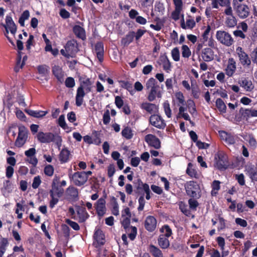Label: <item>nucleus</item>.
Listing matches in <instances>:
<instances>
[{"mask_svg": "<svg viewBox=\"0 0 257 257\" xmlns=\"http://www.w3.org/2000/svg\"><path fill=\"white\" fill-rule=\"evenodd\" d=\"M134 187L136 189V192L137 193H140L141 190H143V185L145 183H143L141 179L138 178L133 182Z\"/></svg>", "mask_w": 257, "mask_h": 257, "instance_id": "79ce46f5", "label": "nucleus"}, {"mask_svg": "<svg viewBox=\"0 0 257 257\" xmlns=\"http://www.w3.org/2000/svg\"><path fill=\"white\" fill-rule=\"evenodd\" d=\"M182 50V56L183 57L188 58L191 55V51L187 45H183Z\"/></svg>", "mask_w": 257, "mask_h": 257, "instance_id": "4d7b16f0", "label": "nucleus"}, {"mask_svg": "<svg viewBox=\"0 0 257 257\" xmlns=\"http://www.w3.org/2000/svg\"><path fill=\"white\" fill-rule=\"evenodd\" d=\"M52 72L59 82L62 83L64 81V72L59 65H54Z\"/></svg>", "mask_w": 257, "mask_h": 257, "instance_id": "4be33fe9", "label": "nucleus"}, {"mask_svg": "<svg viewBox=\"0 0 257 257\" xmlns=\"http://www.w3.org/2000/svg\"><path fill=\"white\" fill-rule=\"evenodd\" d=\"M149 250L154 257H163L162 251L154 245H150Z\"/></svg>", "mask_w": 257, "mask_h": 257, "instance_id": "f704fd0d", "label": "nucleus"}, {"mask_svg": "<svg viewBox=\"0 0 257 257\" xmlns=\"http://www.w3.org/2000/svg\"><path fill=\"white\" fill-rule=\"evenodd\" d=\"M210 30H211V27L209 25H208L207 26V28L206 29H205V30L204 31V32H203L202 35V42L203 43H204L205 42H206L208 40V35H209V32L210 31Z\"/></svg>", "mask_w": 257, "mask_h": 257, "instance_id": "338daca9", "label": "nucleus"}, {"mask_svg": "<svg viewBox=\"0 0 257 257\" xmlns=\"http://www.w3.org/2000/svg\"><path fill=\"white\" fill-rule=\"evenodd\" d=\"M237 24L235 18L232 16L231 18H228L226 20V25L229 28L234 27Z\"/></svg>", "mask_w": 257, "mask_h": 257, "instance_id": "5fc2aeb1", "label": "nucleus"}, {"mask_svg": "<svg viewBox=\"0 0 257 257\" xmlns=\"http://www.w3.org/2000/svg\"><path fill=\"white\" fill-rule=\"evenodd\" d=\"M186 174L191 178H194L196 179L199 178V174L195 169L192 168V165L191 163H189L188 164Z\"/></svg>", "mask_w": 257, "mask_h": 257, "instance_id": "473e14b6", "label": "nucleus"}, {"mask_svg": "<svg viewBox=\"0 0 257 257\" xmlns=\"http://www.w3.org/2000/svg\"><path fill=\"white\" fill-rule=\"evenodd\" d=\"M135 32L134 31H130L121 41V44L124 46H127L134 40Z\"/></svg>", "mask_w": 257, "mask_h": 257, "instance_id": "c85d7f7f", "label": "nucleus"}, {"mask_svg": "<svg viewBox=\"0 0 257 257\" xmlns=\"http://www.w3.org/2000/svg\"><path fill=\"white\" fill-rule=\"evenodd\" d=\"M85 95V91L82 87H78L75 97V103L77 106H80L82 104Z\"/></svg>", "mask_w": 257, "mask_h": 257, "instance_id": "b1692460", "label": "nucleus"}, {"mask_svg": "<svg viewBox=\"0 0 257 257\" xmlns=\"http://www.w3.org/2000/svg\"><path fill=\"white\" fill-rule=\"evenodd\" d=\"M235 70L236 65H227V67L225 69L226 74L229 77H231L233 75Z\"/></svg>", "mask_w": 257, "mask_h": 257, "instance_id": "bf43d9fd", "label": "nucleus"}, {"mask_svg": "<svg viewBox=\"0 0 257 257\" xmlns=\"http://www.w3.org/2000/svg\"><path fill=\"white\" fill-rule=\"evenodd\" d=\"M95 52L100 63L103 60L104 46L102 42H98L95 45Z\"/></svg>", "mask_w": 257, "mask_h": 257, "instance_id": "412c9836", "label": "nucleus"}, {"mask_svg": "<svg viewBox=\"0 0 257 257\" xmlns=\"http://www.w3.org/2000/svg\"><path fill=\"white\" fill-rule=\"evenodd\" d=\"M65 49L70 57H73L79 51L77 41L74 39L68 41L65 46Z\"/></svg>", "mask_w": 257, "mask_h": 257, "instance_id": "f8f14e48", "label": "nucleus"}, {"mask_svg": "<svg viewBox=\"0 0 257 257\" xmlns=\"http://www.w3.org/2000/svg\"><path fill=\"white\" fill-rule=\"evenodd\" d=\"M202 57L204 61L209 62L213 59V52L211 48H206L203 49Z\"/></svg>", "mask_w": 257, "mask_h": 257, "instance_id": "bb28decb", "label": "nucleus"}, {"mask_svg": "<svg viewBox=\"0 0 257 257\" xmlns=\"http://www.w3.org/2000/svg\"><path fill=\"white\" fill-rule=\"evenodd\" d=\"M28 138V130L27 128L22 125L19 127L18 136L15 144L18 147H22L26 143Z\"/></svg>", "mask_w": 257, "mask_h": 257, "instance_id": "1a4fd4ad", "label": "nucleus"}, {"mask_svg": "<svg viewBox=\"0 0 257 257\" xmlns=\"http://www.w3.org/2000/svg\"><path fill=\"white\" fill-rule=\"evenodd\" d=\"M105 197L106 196H104V198H100L95 204V208L96 211V213L97 215L100 217L103 216L105 213Z\"/></svg>", "mask_w": 257, "mask_h": 257, "instance_id": "2eb2a0df", "label": "nucleus"}, {"mask_svg": "<svg viewBox=\"0 0 257 257\" xmlns=\"http://www.w3.org/2000/svg\"><path fill=\"white\" fill-rule=\"evenodd\" d=\"M146 87L147 89L150 90L148 96L149 101H154L156 97L158 98L162 97L160 86L155 78H151L148 79L146 82Z\"/></svg>", "mask_w": 257, "mask_h": 257, "instance_id": "f257e3e1", "label": "nucleus"}, {"mask_svg": "<svg viewBox=\"0 0 257 257\" xmlns=\"http://www.w3.org/2000/svg\"><path fill=\"white\" fill-rule=\"evenodd\" d=\"M39 73L42 76H46L49 72V68L47 65H39L38 67Z\"/></svg>", "mask_w": 257, "mask_h": 257, "instance_id": "49530a36", "label": "nucleus"}, {"mask_svg": "<svg viewBox=\"0 0 257 257\" xmlns=\"http://www.w3.org/2000/svg\"><path fill=\"white\" fill-rule=\"evenodd\" d=\"M220 137L222 140L228 145H233L235 143L234 136L230 133H228L225 131H221L219 132Z\"/></svg>", "mask_w": 257, "mask_h": 257, "instance_id": "6ab92c4d", "label": "nucleus"}, {"mask_svg": "<svg viewBox=\"0 0 257 257\" xmlns=\"http://www.w3.org/2000/svg\"><path fill=\"white\" fill-rule=\"evenodd\" d=\"M160 231L163 234H161L164 236L169 237L172 235V231L170 227L168 224H165L160 229Z\"/></svg>", "mask_w": 257, "mask_h": 257, "instance_id": "e433bc0d", "label": "nucleus"}, {"mask_svg": "<svg viewBox=\"0 0 257 257\" xmlns=\"http://www.w3.org/2000/svg\"><path fill=\"white\" fill-rule=\"evenodd\" d=\"M65 222L69 225L74 230L77 231L80 229V226L79 224L73 221H72L70 219H66L65 220Z\"/></svg>", "mask_w": 257, "mask_h": 257, "instance_id": "6e6d98bb", "label": "nucleus"}, {"mask_svg": "<svg viewBox=\"0 0 257 257\" xmlns=\"http://www.w3.org/2000/svg\"><path fill=\"white\" fill-rule=\"evenodd\" d=\"M76 212L79 217V222H84L89 217V215L84 207L77 206L76 207Z\"/></svg>", "mask_w": 257, "mask_h": 257, "instance_id": "a211bd4d", "label": "nucleus"}, {"mask_svg": "<svg viewBox=\"0 0 257 257\" xmlns=\"http://www.w3.org/2000/svg\"><path fill=\"white\" fill-rule=\"evenodd\" d=\"M93 237L94 239L93 245L96 248L101 247L105 243V234L103 231L99 228H95Z\"/></svg>", "mask_w": 257, "mask_h": 257, "instance_id": "0eeeda50", "label": "nucleus"}, {"mask_svg": "<svg viewBox=\"0 0 257 257\" xmlns=\"http://www.w3.org/2000/svg\"><path fill=\"white\" fill-rule=\"evenodd\" d=\"M120 84V87L126 89L128 90L131 94H132V92H133V87L132 84L127 81L124 80H120L118 81Z\"/></svg>", "mask_w": 257, "mask_h": 257, "instance_id": "58836bf2", "label": "nucleus"}, {"mask_svg": "<svg viewBox=\"0 0 257 257\" xmlns=\"http://www.w3.org/2000/svg\"><path fill=\"white\" fill-rule=\"evenodd\" d=\"M172 56L174 60L178 61L180 59L179 50L177 47L174 48L171 52Z\"/></svg>", "mask_w": 257, "mask_h": 257, "instance_id": "680f3d73", "label": "nucleus"}, {"mask_svg": "<svg viewBox=\"0 0 257 257\" xmlns=\"http://www.w3.org/2000/svg\"><path fill=\"white\" fill-rule=\"evenodd\" d=\"M6 25H4V27L6 29V33H9V31L7 29L8 28L10 29L11 33L12 34L15 35L16 33L17 28L11 16L8 15L6 16Z\"/></svg>", "mask_w": 257, "mask_h": 257, "instance_id": "dca6fc26", "label": "nucleus"}, {"mask_svg": "<svg viewBox=\"0 0 257 257\" xmlns=\"http://www.w3.org/2000/svg\"><path fill=\"white\" fill-rule=\"evenodd\" d=\"M158 63L159 64H171L167 56L165 54L160 56Z\"/></svg>", "mask_w": 257, "mask_h": 257, "instance_id": "0e129e2a", "label": "nucleus"}, {"mask_svg": "<svg viewBox=\"0 0 257 257\" xmlns=\"http://www.w3.org/2000/svg\"><path fill=\"white\" fill-rule=\"evenodd\" d=\"M140 108L151 115L159 111V106L152 103L144 102L141 104Z\"/></svg>", "mask_w": 257, "mask_h": 257, "instance_id": "ddd939ff", "label": "nucleus"}, {"mask_svg": "<svg viewBox=\"0 0 257 257\" xmlns=\"http://www.w3.org/2000/svg\"><path fill=\"white\" fill-rule=\"evenodd\" d=\"M157 220L156 218L152 215L148 216L144 222V226L145 229L149 231H154L157 227Z\"/></svg>", "mask_w": 257, "mask_h": 257, "instance_id": "4468645a", "label": "nucleus"}, {"mask_svg": "<svg viewBox=\"0 0 257 257\" xmlns=\"http://www.w3.org/2000/svg\"><path fill=\"white\" fill-rule=\"evenodd\" d=\"M41 183V180L40 177L39 176H37L34 177L33 179V182L32 183V187L34 189H37L39 187Z\"/></svg>", "mask_w": 257, "mask_h": 257, "instance_id": "774afa93", "label": "nucleus"}, {"mask_svg": "<svg viewBox=\"0 0 257 257\" xmlns=\"http://www.w3.org/2000/svg\"><path fill=\"white\" fill-rule=\"evenodd\" d=\"M186 194L189 197L197 199L201 196V191L199 184L195 181H187L185 184Z\"/></svg>", "mask_w": 257, "mask_h": 257, "instance_id": "7ed1b4c3", "label": "nucleus"}, {"mask_svg": "<svg viewBox=\"0 0 257 257\" xmlns=\"http://www.w3.org/2000/svg\"><path fill=\"white\" fill-rule=\"evenodd\" d=\"M62 231L63 233L64 236L66 238H69L70 235V229L68 226L65 224H62L61 226Z\"/></svg>", "mask_w": 257, "mask_h": 257, "instance_id": "603ef678", "label": "nucleus"}, {"mask_svg": "<svg viewBox=\"0 0 257 257\" xmlns=\"http://www.w3.org/2000/svg\"><path fill=\"white\" fill-rule=\"evenodd\" d=\"M250 179L253 181H257V170L253 166L249 167L247 170Z\"/></svg>", "mask_w": 257, "mask_h": 257, "instance_id": "ea45409f", "label": "nucleus"}, {"mask_svg": "<svg viewBox=\"0 0 257 257\" xmlns=\"http://www.w3.org/2000/svg\"><path fill=\"white\" fill-rule=\"evenodd\" d=\"M54 192L55 191H53V190H50V192H49L50 196L51 198V199L49 202V207L51 209H53L55 207V206L58 203V202L59 201V199L57 198H55L54 197V196H55Z\"/></svg>", "mask_w": 257, "mask_h": 257, "instance_id": "c03bdc74", "label": "nucleus"}, {"mask_svg": "<svg viewBox=\"0 0 257 257\" xmlns=\"http://www.w3.org/2000/svg\"><path fill=\"white\" fill-rule=\"evenodd\" d=\"M220 182L218 180H214L211 184L212 191L211 194H216L217 191L220 189Z\"/></svg>", "mask_w": 257, "mask_h": 257, "instance_id": "a18cd8bd", "label": "nucleus"}, {"mask_svg": "<svg viewBox=\"0 0 257 257\" xmlns=\"http://www.w3.org/2000/svg\"><path fill=\"white\" fill-rule=\"evenodd\" d=\"M145 140L150 147H153L155 149L158 150L161 147L160 140L154 135H147L145 137Z\"/></svg>", "mask_w": 257, "mask_h": 257, "instance_id": "9b49d317", "label": "nucleus"}, {"mask_svg": "<svg viewBox=\"0 0 257 257\" xmlns=\"http://www.w3.org/2000/svg\"><path fill=\"white\" fill-rule=\"evenodd\" d=\"M26 112L31 116L39 118L45 116L48 113V111L26 109Z\"/></svg>", "mask_w": 257, "mask_h": 257, "instance_id": "a878e982", "label": "nucleus"}, {"mask_svg": "<svg viewBox=\"0 0 257 257\" xmlns=\"http://www.w3.org/2000/svg\"><path fill=\"white\" fill-rule=\"evenodd\" d=\"M80 85L79 87H82L83 89H85L86 93L91 91V82L89 78H84L80 79Z\"/></svg>", "mask_w": 257, "mask_h": 257, "instance_id": "c756f323", "label": "nucleus"}, {"mask_svg": "<svg viewBox=\"0 0 257 257\" xmlns=\"http://www.w3.org/2000/svg\"><path fill=\"white\" fill-rule=\"evenodd\" d=\"M39 142L41 143H50L55 142L56 145L60 146L62 140L61 137L58 135H54L52 133H44L40 132L37 135Z\"/></svg>", "mask_w": 257, "mask_h": 257, "instance_id": "f03ea898", "label": "nucleus"}, {"mask_svg": "<svg viewBox=\"0 0 257 257\" xmlns=\"http://www.w3.org/2000/svg\"><path fill=\"white\" fill-rule=\"evenodd\" d=\"M68 195L71 197V199L74 200L78 198V189L73 186H69L67 189Z\"/></svg>", "mask_w": 257, "mask_h": 257, "instance_id": "c9c22d12", "label": "nucleus"}, {"mask_svg": "<svg viewBox=\"0 0 257 257\" xmlns=\"http://www.w3.org/2000/svg\"><path fill=\"white\" fill-rule=\"evenodd\" d=\"M240 85L243 87L246 91H250L253 88L254 86L251 80L246 78L242 79L240 82Z\"/></svg>", "mask_w": 257, "mask_h": 257, "instance_id": "2f4dec72", "label": "nucleus"}, {"mask_svg": "<svg viewBox=\"0 0 257 257\" xmlns=\"http://www.w3.org/2000/svg\"><path fill=\"white\" fill-rule=\"evenodd\" d=\"M215 167L219 170H226L229 166L228 156L223 152H219L215 155Z\"/></svg>", "mask_w": 257, "mask_h": 257, "instance_id": "20e7f679", "label": "nucleus"}, {"mask_svg": "<svg viewBox=\"0 0 257 257\" xmlns=\"http://www.w3.org/2000/svg\"><path fill=\"white\" fill-rule=\"evenodd\" d=\"M103 122L104 124H108L110 120V112L108 109H106L103 115Z\"/></svg>", "mask_w": 257, "mask_h": 257, "instance_id": "e2e57ef3", "label": "nucleus"}, {"mask_svg": "<svg viewBox=\"0 0 257 257\" xmlns=\"http://www.w3.org/2000/svg\"><path fill=\"white\" fill-rule=\"evenodd\" d=\"M188 204L190 209L193 210H196L197 207L199 206L198 201L194 198H190L188 200Z\"/></svg>", "mask_w": 257, "mask_h": 257, "instance_id": "864d4df0", "label": "nucleus"}, {"mask_svg": "<svg viewBox=\"0 0 257 257\" xmlns=\"http://www.w3.org/2000/svg\"><path fill=\"white\" fill-rule=\"evenodd\" d=\"M12 96L10 94H8L6 96V98L5 99H4V104L5 105L7 106V107L10 109L11 107L13 106L14 104V102L12 99Z\"/></svg>", "mask_w": 257, "mask_h": 257, "instance_id": "09e8293b", "label": "nucleus"}, {"mask_svg": "<svg viewBox=\"0 0 257 257\" xmlns=\"http://www.w3.org/2000/svg\"><path fill=\"white\" fill-rule=\"evenodd\" d=\"M69 177L71 181L77 186H81L84 185L87 181V179L85 177L84 173L81 172H76L73 174H69Z\"/></svg>", "mask_w": 257, "mask_h": 257, "instance_id": "423d86ee", "label": "nucleus"}, {"mask_svg": "<svg viewBox=\"0 0 257 257\" xmlns=\"http://www.w3.org/2000/svg\"><path fill=\"white\" fill-rule=\"evenodd\" d=\"M163 108L165 113L168 118H170L172 115V111L170 106V104L168 100L163 103Z\"/></svg>", "mask_w": 257, "mask_h": 257, "instance_id": "de8ad7c7", "label": "nucleus"}, {"mask_svg": "<svg viewBox=\"0 0 257 257\" xmlns=\"http://www.w3.org/2000/svg\"><path fill=\"white\" fill-rule=\"evenodd\" d=\"M233 6L234 10L239 18L244 19L249 16L250 10L246 5L239 3L237 0H233Z\"/></svg>", "mask_w": 257, "mask_h": 257, "instance_id": "39448f33", "label": "nucleus"}, {"mask_svg": "<svg viewBox=\"0 0 257 257\" xmlns=\"http://www.w3.org/2000/svg\"><path fill=\"white\" fill-rule=\"evenodd\" d=\"M131 232L128 234V237L131 240H134L137 234V228L135 226H131Z\"/></svg>", "mask_w": 257, "mask_h": 257, "instance_id": "052dcab7", "label": "nucleus"}, {"mask_svg": "<svg viewBox=\"0 0 257 257\" xmlns=\"http://www.w3.org/2000/svg\"><path fill=\"white\" fill-rule=\"evenodd\" d=\"M239 112L241 114L243 118H245L246 120L250 117H251V109H243L242 107L240 109Z\"/></svg>", "mask_w": 257, "mask_h": 257, "instance_id": "3c124183", "label": "nucleus"}, {"mask_svg": "<svg viewBox=\"0 0 257 257\" xmlns=\"http://www.w3.org/2000/svg\"><path fill=\"white\" fill-rule=\"evenodd\" d=\"M121 135L127 140L131 139L133 137V133L131 128L128 126L125 127L121 131Z\"/></svg>", "mask_w": 257, "mask_h": 257, "instance_id": "4c0bfd02", "label": "nucleus"}, {"mask_svg": "<svg viewBox=\"0 0 257 257\" xmlns=\"http://www.w3.org/2000/svg\"><path fill=\"white\" fill-rule=\"evenodd\" d=\"M175 5V10L172 13V17L173 19L176 21L179 19V15L182 9L183 4H176Z\"/></svg>", "mask_w": 257, "mask_h": 257, "instance_id": "72a5a7b5", "label": "nucleus"}, {"mask_svg": "<svg viewBox=\"0 0 257 257\" xmlns=\"http://www.w3.org/2000/svg\"><path fill=\"white\" fill-rule=\"evenodd\" d=\"M13 185L9 180H7L3 182V187L1 191L4 196H8L9 194L12 192L13 190Z\"/></svg>", "mask_w": 257, "mask_h": 257, "instance_id": "5701e85b", "label": "nucleus"}, {"mask_svg": "<svg viewBox=\"0 0 257 257\" xmlns=\"http://www.w3.org/2000/svg\"><path fill=\"white\" fill-rule=\"evenodd\" d=\"M236 53L242 64H250V60L241 47H238L236 49Z\"/></svg>", "mask_w": 257, "mask_h": 257, "instance_id": "aec40b11", "label": "nucleus"}, {"mask_svg": "<svg viewBox=\"0 0 257 257\" xmlns=\"http://www.w3.org/2000/svg\"><path fill=\"white\" fill-rule=\"evenodd\" d=\"M158 242L159 246L162 249H167L170 246V241L168 239V237L162 235H159Z\"/></svg>", "mask_w": 257, "mask_h": 257, "instance_id": "7c9ffc66", "label": "nucleus"}, {"mask_svg": "<svg viewBox=\"0 0 257 257\" xmlns=\"http://www.w3.org/2000/svg\"><path fill=\"white\" fill-rule=\"evenodd\" d=\"M65 83L66 86L68 88H72L75 84L74 79L71 77L67 78Z\"/></svg>", "mask_w": 257, "mask_h": 257, "instance_id": "69168bd1", "label": "nucleus"}, {"mask_svg": "<svg viewBox=\"0 0 257 257\" xmlns=\"http://www.w3.org/2000/svg\"><path fill=\"white\" fill-rule=\"evenodd\" d=\"M149 121L153 126L159 129H164L166 126L165 120L160 115L156 114V113L151 115Z\"/></svg>", "mask_w": 257, "mask_h": 257, "instance_id": "9d476101", "label": "nucleus"}, {"mask_svg": "<svg viewBox=\"0 0 257 257\" xmlns=\"http://www.w3.org/2000/svg\"><path fill=\"white\" fill-rule=\"evenodd\" d=\"M73 32L77 38L82 40L86 39L85 30L80 26L75 25L73 28Z\"/></svg>", "mask_w": 257, "mask_h": 257, "instance_id": "393cba45", "label": "nucleus"}, {"mask_svg": "<svg viewBox=\"0 0 257 257\" xmlns=\"http://www.w3.org/2000/svg\"><path fill=\"white\" fill-rule=\"evenodd\" d=\"M54 171V167L51 165H47L44 169L45 174L49 177H51L53 176Z\"/></svg>", "mask_w": 257, "mask_h": 257, "instance_id": "8fccbe9b", "label": "nucleus"}, {"mask_svg": "<svg viewBox=\"0 0 257 257\" xmlns=\"http://www.w3.org/2000/svg\"><path fill=\"white\" fill-rule=\"evenodd\" d=\"M58 123L63 129L66 130L68 128L67 125L65 122V116L63 114L61 115L58 120Z\"/></svg>", "mask_w": 257, "mask_h": 257, "instance_id": "13d9d810", "label": "nucleus"}, {"mask_svg": "<svg viewBox=\"0 0 257 257\" xmlns=\"http://www.w3.org/2000/svg\"><path fill=\"white\" fill-rule=\"evenodd\" d=\"M70 156V152L67 148L62 149L59 155V159L61 163L68 162L69 160Z\"/></svg>", "mask_w": 257, "mask_h": 257, "instance_id": "cd10ccee", "label": "nucleus"}, {"mask_svg": "<svg viewBox=\"0 0 257 257\" xmlns=\"http://www.w3.org/2000/svg\"><path fill=\"white\" fill-rule=\"evenodd\" d=\"M216 38L221 44L228 47L234 42L231 35L225 31H218L216 32Z\"/></svg>", "mask_w": 257, "mask_h": 257, "instance_id": "6e6552de", "label": "nucleus"}, {"mask_svg": "<svg viewBox=\"0 0 257 257\" xmlns=\"http://www.w3.org/2000/svg\"><path fill=\"white\" fill-rule=\"evenodd\" d=\"M216 106L219 111L222 113L225 112L226 106L221 98H217L216 99Z\"/></svg>", "mask_w": 257, "mask_h": 257, "instance_id": "a19ab883", "label": "nucleus"}, {"mask_svg": "<svg viewBox=\"0 0 257 257\" xmlns=\"http://www.w3.org/2000/svg\"><path fill=\"white\" fill-rule=\"evenodd\" d=\"M179 209L186 216H190L191 215V211L188 208V206L183 202H181L179 204Z\"/></svg>", "mask_w": 257, "mask_h": 257, "instance_id": "37998d69", "label": "nucleus"}, {"mask_svg": "<svg viewBox=\"0 0 257 257\" xmlns=\"http://www.w3.org/2000/svg\"><path fill=\"white\" fill-rule=\"evenodd\" d=\"M60 179L59 176L56 175L54 177L52 183V189L51 190L55 191L58 197L62 196L64 191L63 189L61 188L59 186Z\"/></svg>", "mask_w": 257, "mask_h": 257, "instance_id": "f3484780", "label": "nucleus"}]
</instances>
